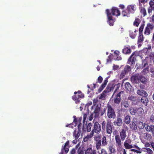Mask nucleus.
Returning <instances> with one entry per match:
<instances>
[{"label":"nucleus","instance_id":"f257e3e1","mask_svg":"<svg viewBox=\"0 0 154 154\" xmlns=\"http://www.w3.org/2000/svg\"><path fill=\"white\" fill-rule=\"evenodd\" d=\"M111 11L109 9L106 10V13L107 18V22L110 26L114 25L115 20L113 19L112 16H114L118 17L120 15V12L118 8L116 7H112L111 9Z\"/></svg>","mask_w":154,"mask_h":154},{"label":"nucleus","instance_id":"f03ea898","mask_svg":"<svg viewBox=\"0 0 154 154\" xmlns=\"http://www.w3.org/2000/svg\"><path fill=\"white\" fill-rule=\"evenodd\" d=\"M94 139L97 150L100 149L101 146H105L107 144L106 137L105 136H103L102 137L101 135L96 136L94 137Z\"/></svg>","mask_w":154,"mask_h":154},{"label":"nucleus","instance_id":"7ed1b4c3","mask_svg":"<svg viewBox=\"0 0 154 154\" xmlns=\"http://www.w3.org/2000/svg\"><path fill=\"white\" fill-rule=\"evenodd\" d=\"M150 21L152 23H147L146 26L145 28L144 34L146 35H149L151 33V31L154 29V13L150 17Z\"/></svg>","mask_w":154,"mask_h":154},{"label":"nucleus","instance_id":"20e7f679","mask_svg":"<svg viewBox=\"0 0 154 154\" xmlns=\"http://www.w3.org/2000/svg\"><path fill=\"white\" fill-rule=\"evenodd\" d=\"M148 0H138L139 9L140 12L143 17H144L147 15V12L145 8V3H147Z\"/></svg>","mask_w":154,"mask_h":154},{"label":"nucleus","instance_id":"39448f33","mask_svg":"<svg viewBox=\"0 0 154 154\" xmlns=\"http://www.w3.org/2000/svg\"><path fill=\"white\" fill-rule=\"evenodd\" d=\"M92 130L90 133V137H92L94 134V133L99 134L101 131V126L100 124L97 122H96L94 124Z\"/></svg>","mask_w":154,"mask_h":154},{"label":"nucleus","instance_id":"423d86ee","mask_svg":"<svg viewBox=\"0 0 154 154\" xmlns=\"http://www.w3.org/2000/svg\"><path fill=\"white\" fill-rule=\"evenodd\" d=\"M107 115L109 119H114L116 117V114L114 109L109 104L107 105Z\"/></svg>","mask_w":154,"mask_h":154},{"label":"nucleus","instance_id":"0eeeda50","mask_svg":"<svg viewBox=\"0 0 154 154\" xmlns=\"http://www.w3.org/2000/svg\"><path fill=\"white\" fill-rule=\"evenodd\" d=\"M136 57V55H135V52H133L128 59L127 63L130 64L131 66H134L135 64Z\"/></svg>","mask_w":154,"mask_h":154},{"label":"nucleus","instance_id":"6e6552de","mask_svg":"<svg viewBox=\"0 0 154 154\" xmlns=\"http://www.w3.org/2000/svg\"><path fill=\"white\" fill-rule=\"evenodd\" d=\"M124 91H121L116 94L115 95V96L114 98V103L116 104H119L121 102V96L122 95L124 94Z\"/></svg>","mask_w":154,"mask_h":154},{"label":"nucleus","instance_id":"1a4fd4ad","mask_svg":"<svg viewBox=\"0 0 154 154\" xmlns=\"http://www.w3.org/2000/svg\"><path fill=\"white\" fill-rule=\"evenodd\" d=\"M128 130L127 126L125 127V128L122 129L120 132V137L122 141H124L127 137L126 132Z\"/></svg>","mask_w":154,"mask_h":154},{"label":"nucleus","instance_id":"9d476101","mask_svg":"<svg viewBox=\"0 0 154 154\" xmlns=\"http://www.w3.org/2000/svg\"><path fill=\"white\" fill-rule=\"evenodd\" d=\"M122 119L120 114L118 113L116 120H115L113 122L114 124L116 126L120 127L122 125Z\"/></svg>","mask_w":154,"mask_h":154},{"label":"nucleus","instance_id":"9b49d317","mask_svg":"<svg viewBox=\"0 0 154 154\" xmlns=\"http://www.w3.org/2000/svg\"><path fill=\"white\" fill-rule=\"evenodd\" d=\"M131 68L130 66L128 65L125 66L124 70L122 71L120 74V77L123 78L126 74H128L129 72L131 71Z\"/></svg>","mask_w":154,"mask_h":154},{"label":"nucleus","instance_id":"f8f14e48","mask_svg":"<svg viewBox=\"0 0 154 154\" xmlns=\"http://www.w3.org/2000/svg\"><path fill=\"white\" fill-rule=\"evenodd\" d=\"M112 123L110 121H108L106 123L105 129L107 134L111 135L112 132Z\"/></svg>","mask_w":154,"mask_h":154},{"label":"nucleus","instance_id":"ddd939ff","mask_svg":"<svg viewBox=\"0 0 154 154\" xmlns=\"http://www.w3.org/2000/svg\"><path fill=\"white\" fill-rule=\"evenodd\" d=\"M115 145L118 148H120L122 146V142L121 138L119 135L115 136Z\"/></svg>","mask_w":154,"mask_h":154},{"label":"nucleus","instance_id":"4468645a","mask_svg":"<svg viewBox=\"0 0 154 154\" xmlns=\"http://www.w3.org/2000/svg\"><path fill=\"white\" fill-rule=\"evenodd\" d=\"M126 10L128 11V14L134 13V11L136 10V6L133 4L128 5L127 6Z\"/></svg>","mask_w":154,"mask_h":154},{"label":"nucleus","instance_id":"2eb2a0df","mask_svg":"<svg viewBox=\"0 0 154 154\" xmlns=\"http://www.w3.org/2000/svg\"><path fill=\"white\" fill-rule=\"evenodd\" d=\"M140 75L138 74H135L133 75L131 77V82L135 84H138L139 83Z\"/></svg>","mask_w":154,"mask_h":154},{"label":"nucleus","instance_id":"dca6fc26","mask_svg":"<svg viewBox=\"0 0 154 154\" xmlns=\"http://www.w3.org/2000/svg\"><path fill=\"white\" fill-rule=\"evenodd\" d=\"M149 6L148 8V13L150 15L152 11H154V1L151 0L149 2Z\"/></svg>","mask_w":154,"mask_h":154},{"label":"nucleus","instance_id":"f3484780","mask_svg":"<svg viewBox=\"0 0 154 154\" xmlns=\"http://www.w3.org/2000/svg\"><path fill=\"white\" fill-rule=\"evenodd\" d=\"M84 97L83 94H75L72 97V99L75 101L76 103H78L80 101V98H83Z\"/></svg>","mask_w":154,"mask_h":154},{"label":"nucleus","instance_id":"a211bd4d","mask_svg":"<svg viewBox=\"0 0 154 154\" xmlns=\"http://www.w3.org/2000/svg\"><path fill=\"white\" fill-rule=\"evenodd\" d=\"M94 106H95V108L94 112L95 114L94 117L96 118L99 116L101 104H100L99 105H97Z\"/></svg>","mask_w":154,"mask_h":154},{"label":"nucleus","instance_id":"6ab92c4d","mask_svg":"<svg viewBox=\"0 0 154 154\" xmlns=\"http://www.w3.org/2000/svg\"><path fill=\"white\" fill-rule=\"evenodd\" d=\"M92 125L91 123H89L87 125H84L82 128V130L84 132H90L91 130V128L92 127Z\"/></svg>","mask_w":154,"mask_h":154},{"label":"nucleus","instance_id":"aec40b11","mask_svg":"<svg viewBox=\"0 0 154 154\" xmlns=\"http://www.w3.org/2000/svg\"><path fill=\"white\" fill-rule=\"evenodd\" d=\"M144 38V36L143 34H139L137 40V44L138 47H140L142 45Z\"/></svg>","mask_w":154,"mask_h":154},{"label":"nucleus","instance_id":"412c9836","mask_svg":"<svg viewBox=\"0 0 154 154\" xmlns=\"http://www.w3.org/2000/svg\"><path fill=\"white\" fill-rule=\"evenodd\" d=\"M143 112L144 110L143 108L141 107L137 108L136 113L137 116L141 118L143 116Z\"/></svg>","mask_w":154,"mask_h":154},{"label":"nucleus","instance_id":"4be33fe9","mask_svg":"<svg viewBox=\"0 0 154 154\" xmlns=\"http://www.w3.org/2000/svg\"><path fill=\"white\" fill-rule=\"evenodd\" d=\"M108 78H106L104 80L103 83L101 85L98 89V92H100L105 87L108 82Z\"/></svg>","mask_w":154,"mask_h":154},{"label":"nucleus","instance_id":"5701e85b","mask_svg":"<svg viewBox=\"0 0 154 154\" xmlns=\"http://www.w3.org/2000/svg\"><path fill=\"white\" fill-rule=\"evenodd\" d=\"M137 94L140 96L143 97H147L148 94L146 91L143 90L139 89L137 91Z\"/></svg>","mask_w":154,"mask_h":154},{"label":"nucleus","instance_id":"b1692460","mask_svg":"<svg viewBox=\"0 0 154 154\" xmlns=\"http://www.w3.org/2000/svg\"><path fill=\"white\" fill-rule=\"evenodd\" d=\"M145 129L147 131H151L152 133H153L154 131V125H149L147 124H146V126H145Z\"/></svg>","mask_w":154,"mask_h":154},{"label":"nucleus","instance_id":"393cba45","mask_svg":"<svg viewBox=\"0 0 154 154\" xmlns=\"http://www.w3.org/2000/svg\"><path fill=\"white\" fill-rule=\"evenodd\" d=\"M143 138L148 141H151L152 139L151 135L147 133H144L143 134Z\"/></svg>","mask_w":154,"mask_h":154},{"label":"nucleus","instance_id":"a878e982","mask_svg":"<svg viewBox=\"0 0 154 154\" xmlns=\"http://www.w3.org/2000/svg\"><path fill=\"white\" fill-rule=\"evenodd\" d=\"M129 127L132 131H135L137 129V126L136 124L134 122H131L129 124Z\"/></svg>","mask_w":154,"mask_h":154},{"label":"nucleus","instance_id":"bb28decb","mask_svg":"<svg viewBox=\"0 0 154 154\" xmlns=\"http://www.w3.org/2000/svg\"><path fill=\"white\" fill-rule=\"evenodd\" d=\"M125 87L126 89L129 91H132L133 90V87L128 82H127L125 83Z\"/></svg>","mask_w":154,"mask_h":154},{"label":"nucleus","instance_id":"cd10ccee","mask_svg":"<svg viewBox=\"0 0 154 154\" xmlns=\"http://www.w3.org/2000/svg\"><path fill=\"white\" fill-rule=\"evenodd\" d=\"M122 53L125 54H130L131 53V49L130 48L125 46L124 48L122 49Z\"/></svg>","mask_w":154,"mask_h":154},{"label":"nucleus","instance_id":"c85d7f7f","mask_svg":"<svg viewBox=\"0 0 154 154\" xmlns=\"http://www.w3.org/2000/svg\"><path fill=\"white\" fill-rule=\"evenodd\" d=\"M147 97H142L140 100L141 102L145 106H146L147 105L148 103L149 102V100Z\"/></svg>","mask_w":154,"mask_h":154},{"label":"nucleus","instance_id":"c756f323","mask_svg":"<svg viewBox=\"0 0 154 154\" xmlns=\"http://www.w3.org/2000/svg\"><path fill=\"white\" fill-rule=\"evenodd\" d=\"M128 100H130L132 102V103L134 104H136L137 102V97H136L133 96H130L128 97Z\"/></svg>","mask_w":154,"mask_h":154},{"label":"nucleus","instance_id":"7c9ffc66","mask_svg":"<svg viewBox=\"0 0 154 154\" xmlns=\"http://www.w3.org/2000/svg\"><path fill=\"white\" fill-rule=\"evenodd\" d=\"M108 149L110 151L109 154H115L116 153V149L112 144H111L109 146Z\"/></svg>","mask_w":154,"mask_h":154},{"label":"nucleus","instance_id":"2f4dec72","mask_svg":"<svg viewBox=\"0 0 154 154\" xmlns=\"http://www.w3.org/2000/svg\"><path fill=\"white\" fill-rule=\"evenodd\" d=\"M81 133V130H78L77 131L76 130L74 131L73 135L74 137L76 139H77L79 137Z\"/></svg>","mask_w":154,"mask_h":154},{"label":"nucleus","instance_id":"473e14b6","mask_svg":"<svg viewBox=\"0 0 154 154\" xmlns=\"http://www.w3.org/2000/svg\"><path fill=\"white\" fill-rule=\"evenodd\" d=\"M147 79L145 77L142 75H140L139 82H140L144 84H146L147 82Z\"/></svg>","mask_w":154,"mask_h":154},{"label":"nucleus","instance_id":"72a5a7b5","mask_svg":"<svg viewBox=\"0 0 154 154\" xmlns=\"http://www.w3.org/2000/svg\"><path fill=\"white\" fill-rule=\"evenodd\" d=\"M96 150H93L92 148H88L85 152V154H96Z\"/></svg>","mask_w":154,"mask_h":154},{"label":"nucleus","instance_id":"f704fd0d","mask_svg":"<svg viewBox=\"0 0 154 154\" xmlns=\"http://www.w3.org/2000/svg\"><path fill=\"white\" fill-rule=\"evenodd\" d=\"M123 120L126 124H129L131 122V116L128 115H127L124 118Z\"/></svg>","mask_w":154,"mask_h":154},{"label":"nucleus","instance_id":"c9c22d12","mask_svg":"<svg viewBox=\"0 0 154 154\" xmlns=\"http://www.w3.org/2000/svg\"><path fill=\"white\" fill-rule=\"evenodd\" d=\"M69 141L67 140L65 143L64 145L62 148L63 149H64V152H65L66 153V154L69 151V149L68 148L66 147L67 146H68L69 145Z\"/></svg>","mask_w":154,"mask_h":154},{"label":"nucleus","instance_id":"e433bc0d","mask_svg":"<svg viewBox=\"0 0 154 154\" xmlns=\"http://www.w3.org/2000/svg\"><path fill=\"white\" fill-rule=\"evenodd\" d=\"M146 126V125L143 124V122H139L137 124V126L138 128L140 129H143L144 127Z\"/></svg>","mask_w":154,"mask_h":154},{"label":"nucleus","instance_id":"4c0bfd02","mask_svg":"<svg viewBox=\"0 0 154 154\" xmlns=\"http://www.w3.org/2000/svg\"><path fill=\"white\" fill-rule=\"evenodd\" d=\"M137 108L131 107L130 108L129 111L131 115H135L136 113Z\"/></svg>","mask_w":154,"mask_h":154},{"label":"nucleus","instance_id":"58836bf2","mask_svg":"<svg viewBox=\"0 0 154 154\" xmlns=\"http://www.w3.org/2000/svg\"><path fill=\"white\" fill-rule=\"evenodd\" d=\"M122 105L125 108H128L129 106V104L127 101L125 100L122 102Z\"/></svg>","mask_w":154,"mask_h":154},{"label":"nucleus","instance_id":"ea45409f","mask_svg":"<svg viewBox=\"0 0 154 154\" xmlns=\"http://www.w3.org/2000/svg\"><path fill=\"white\" fill-rule=\"evenodd\" d=\"M140 22V20L139 18H136L134 22V25L138 26Z\"/></svg>","mask_w":154,"mask_h":154},{"label":"nucleus","instance_id":"a19ab883","mask_svg":"<svg viewBox=\"0 0 154 154\" xmlns=\"http://www.w3.org/2000/svg\"><path fill=\"white\" fill-rule=\"evenodd\" d=\"M124 146L125 148L127 149H131L133 147L132 145L126 143H124Z\"/></svg>","mask_w":154,"mask_h":154},{"label":"nucleus","instance_id":"79ce46f5","mask_svg":"<svg viewBox=\"0 0 154 154\" xmlns=\"http://www.w3.org/2000/svg\"><path fill=\"white\" fill-rule=\"evenodd\" d=\"M144 26L145 24H142L141 25L139 29V34H143V32Z\"/></svg>","mask_w":154,"mask_h":154},{"label":"nucleus","instance_id":"37998d69","mask_svg":"<svg viewBox=\"0 0 154 154\" xmlns=\"http://www.w3.org/2000/svg\"><path fill=\"white\" fill-rule=\"evenodd\" d=\"M93 106H96L97 105H99L98 104L100 103L99 101L97 98H94L93 100Z\"/></svg>","mask_w":154,"mask_h":154},{"label":"nucleus","instance_id":"c03bdc74","mask_svg":"<svg viewBox=\"0 0 154 154\" xmlns=\"http://www.w3.org/2000/svg\"><path fill=\"white\" fill-rule=\"evenodd\" d=\"M143 149L146 150L147 152L149 154H153V151L152 150L149 148L144 147Z\"/></svg>","mask_w":154,"mask_h":154},{"label":"nucleus","instance_id":"a18cd8bd","mask_svg":"<svg viewBox=\"0 0 154 154\" xmlns=\"http://www.w3.org/2000/svg\"><path fill=\"white\" fill-rule=\"evenodd\" d=\"M89 110L87 109V112L86 113L84 114L83 116V121L84 122L86 120L87 117V116L88 115H89Z\"/></svg>","mask_w":154,"mask_h":154},{"label":"nucleus","instance_id":"49530a36","mask_svg":"<svg viewBox=\"0 0 154 154\" xmlns=\"http://www.w3.org/2000/svg\"><path fill=\"white\" fill-rule=\"evenodd\" d=\"M149 120L151 122L154 123V113L152 114L151 115L149 119Z\"/></svg>","mask_w":154,"mask_h":154},{"label":"nucleus","instance_id":"de8ad7c7","mask_svg":"<svg viewBox=\"0 0 154 154\" xmlns=\"http://www.w3.org/2000/svg\"><path fill=\"white\" fill-rule=\"evenodd\" d=\"M82 119V118H79V123L78 124V130H80V129L82 127V123H81V121Z\"/></svg>","mask_w":154,"mask_h":154},{"label":"nucleus","instance_id":"09e8293b","mask_svg":"<svg viewBox=\"0 0 154 154\" xmlns=\"http://www.w3.org/2000/svg\"><path fill=\"white\" fill-rule=\"evenodd\" d=\"M131 151L134 152L139 154H140L142 152L141 149H131Z\"/></svg>","mask_w":154,"mask_h":154},{"label":"nucleus","instance_id":"8fccbe9b","mask_svg":"<svg viewBox=\"0 0 154 154\" xmlns=\"http://www.w3.org/2000/svg\"><path fill=\"white\" fill-rule=\"evenodd\" d=\"M102 129L104 130H105L106 123V121H103L101 123Z\"/></svg>","mask_w":154,"mask_h":154},{"label":"nucleus","instance_id":"3c124183","mask_svg":"<svg viewBox=\"0 0 154 154\" xmlns=\"http://www.w3.org/2000/svg\"><path fill=\"white\" fill-rule=\"evenodd\" d=\"M73 118H74L73 122L75 124V126H76L79 123V120H77L75 116H73Z\"/></svg>","mask_w":154,"mask_h":154},{"label":"nucleus","instance_id":"603ef678","mask_svg":"<svg viewBox=\"0 0 154 154\" xmlns=\"http://www.w3.org/2000/svg\"><path fill=\"white\" fill-rule=\"evenodd\" d=\"M122 16L128 17V13H127L125 10H123L122 13Z\"/></svg>","mask_w":154,"mask_h":154},{"label":"nucleus","instance_id":"864d4df0","mask_svg":"<svg viewBox=\"0 0 154 154\" xmlns=\"http://www.w3.org/2000/svg\"><path fill=\"white\" fill-rule=\"evenodd\" d=\"M103 80V79L102 77L101 76H100L97 79V81L96 82V83H97V82H98L100 84L102 82Z\"/></svg>","mask_w":154,"mask_h":154},{"label":"nucleus","instance_id":"5fc2aeb1","mask_svg":"<svg viewBox=\"0 0 154 154\" xmlns=\"http://www.w3.org/2000/svg\"><path fill=\"white\" fill-rule=\"evenodd\" d=\"M77 148V145H76L75 148H72L71 150L70 151V154H75V153L76 150Z\"/></svg>","mask_w":154,"mask_h":154},{"label":"nucleus","instance_id":"6e6d98bb","mask_svg":"<svg viewBox=\"0 0 154 154\" xmlns=\"http://www.w3.org/2000/svg\"><path fill=\"white\" fill-rule=\"evenodd\" d=\"M129 35L130 37L132 39L134 38L136 35V34L133 32H130Z\"/></svg>","mask_w":154,"mask_h":154},{"label":"nucleus","instance_id":"4d7b16f0","mask_svg":"<svg viewBox=\"0 0 154 154\" xmlns=\"http://www.w3.org/2000/svg\"><path fill=\"white\" fill-rule=\"evenodd\" d=\"M149 57L151 60H153V62H154V52H152L150 53Z\"/></svg>","mask_w":154,"mask_h":154},{"label":"nucleus","instance_id":"13d9d810","mask_svg":"<svg viewBox=\"0 0 154 154\" xmlns=\"http://www.w3.org/2000/svg\"><path fill=\"white\" fill-rule=\"evenodd\" d=\"M110 89L109 88V85H108L107 87L106 88V89L104 91V92H105L106 94H107V93L111 91H109Z\"/></svg>","mask_w":154,"mask_h":154},{"label":"nucleus","instance_id":"bf43d9fd","mask_svg":"<svg viewBox=\"0 0 154 154\" xmlns=\"http://www.w3.org/2000/svg\"><path fill=\"white\" fill-rule=\"evenodd\" d=\"M106 94L105 92H104V91L100 95V96H99V99H101L103 98L104 97L105 94Z\"/></svg>","mask_w":154,"mask_h":154},{"label":"nucleus","instance_id":"052dcab7","mask_svg":"<svg viewBox=\"0 0 154 154\" xmlns=\"http://www.w3.org/2000/svg\"><path fill=\"white\" fill-rule=\"evenodd\" d=\"M99 154H107V153L105 149H102L101 153H99Z\"/></svg>","mask_w":154,"mask_h":154},{"label":"nucleus","instance_id":"680f3d73","mask_svg":"<svg viewBox=\"0 0 154 154\" xmlns=\"http://www.w3.org/2000/svg\"><path fill=\"white\" fill-rule=\"evenodd\" d=\"M106 108H104L103 110V111H101L100 112V116H102L106 112Z\"/></svg>","mask_w":154,"mask_h":154},{"label":"nucleus","instance_id":"e2e57ef3","mask_svg":"<svg viewBox=\"0 0 154 154\" xmlns=\"http://www.w3.org/2000/svg\"><path fill=\"white\" fill-rule=\"evenodd\" d=\"M152 47L151 45H148V47L146 48V49L147 50V51H152L151 49Z\"/></svg>","mask_w":154,"mask_h":154},{"label":"nucleus","instance_id":"0e129e2a","mask_svg":"<svg viewBox=\"0 0 154 154\" xmlns=\"http://www.w3.org/2000/svg\"><path fill=\"white\" fill-rule=\"evenodd\" d=\"M92 137H90V134L89 135H88L87 136L84 138V141L85 142L87 141V140H88V139L90 138H91Z\"/></svg>","mask_w":154,"mask_h":154},{"label":"nucleus","instance_id":"69168bd1","mask_svg":"<svg viewBox=\"0 0 154 154\" xmlns=\"http://www.w3.org/2000/svg\"><path fill=\"white\" fill-rule=\"evenodd\" d=\"M117 57L116 59V60H122V57L119 56V55H118L116 56Z\"/></svg>","mask_w":154,"mask_h":154},{"label":"nucleus","instance_id":"338daca9","mask_svg":"<svg viewBox=\"0 0 154 154\" xmlns=\"http://www.w3.org/2000/svg\"><path fill=\"white\" fill-rule=\"evenodd\" d=\"M93 113H91L89 116L88 118V119L90 121H91L93 119Z\"/></svg>","mask_w":154,"mask_h":154},{"label":"nucleus","instance_id":"774afa93","mask_svg":"<svg viewBox=\"0 0 154 154\" xmlns=\"http://www.w3.org/2000/svg\"><path fill=\"white\" fill-rule=\"evenodd\" d=\"M114 87L115 86L113 85H109V88L110 89L109 91H112L114 89Z\"/></svg>","mask_w":154,"mask_h":154}]
</instances>
